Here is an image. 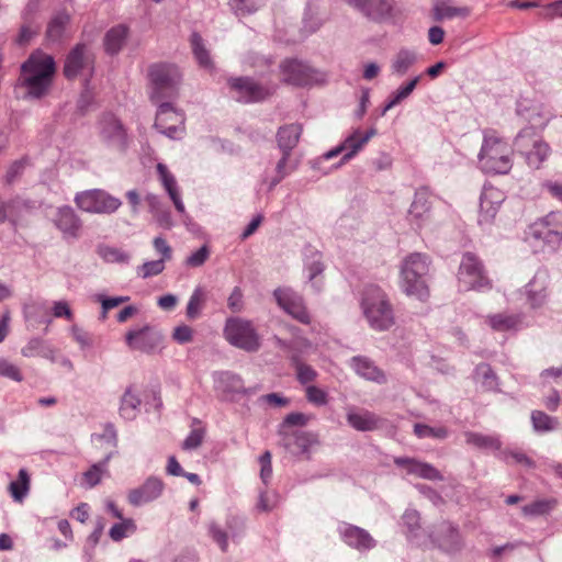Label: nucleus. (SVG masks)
Masks as SVG:
<instances>
[{"mask_svg": "<svg viewBox=\"0 0 562 562\" xmlns=\"http://www.w3.org/2000/svg\"><path fill=\"white\" fill-rule=\"evenodd\" d=\"M55 72L56 64L54 58L41 50H36L21 65L19 81L26 89L30 97L40 99L48 92Z\"/></svg>", "mask_w": 562, "mask_h": 562, "instance_id": "nucleus-1", "label": "nucleus"}, {"mask_svg": "<svg viewBox=\"0 0 562 562\" xmlns=\"http://www.w3.org/2000/svg\"><path fill=\"white\" fill-rule=\"evenodd\" d=\"M361 308L369 326L374 330L385 331L395 324L393 305L385 291L376 284L364 286Z\"/></svg>", "mask_w": 562, "mask_h": 562, "instance_id": "nucleus-2", "label": "nucleus"}, {"mask_svg": "<svg viewBox=\"0 0 562 562\" xmlns=\"http://www.w3.org/2000/svg\"><path fill=\"white\" fill-rule=\"evenodd\" d=\"M513 148L495 132L484 134L479 153V167L484 173L506 175L513 167Z\"/></svg>", "mask_w": 562, "mask_h": 562, "instance_id": "nucleus-3", "label": "nucleus"}, {"mask_svg": "<svg viewBox=\"0 0 562 562\" xmlns=\"http://www.w3.org/2000/svg\"><path fill=\"white\" fill-rule=\"evenodd\" d=\"M428 272L429 259L426 255L414 252L407 256L401 267L403 291L409 296L425 301L429 295Z\"/></svg>", "mask_w": 562, "mask_h": 562, "instance_id": "nucleus-4", "label": "nucleus"}, {"mask_svg": "<svg viewBox=\"0 0 562 562\" xmlns=\"http://www.w3.org/2000/svg\"><path fill=\"white\" fill-rule=\"evenodd\" d=\"M148 76L153 89L150 98L155 103L176 97L180 78L176 66L164 63L154 64L149 67Z\"/></svg>", "mask_w": 562, "mask_h": 562, "instance_id": "nucleus-5", "label": "nucleus"}, {"mask_svg": "<svg viewBox=\"0 0 562 562\" xmlns=\"http://www.w3.org/2000/svg\"><path fill=\"white\" fill-rule=\"evenodd\" d=\"M514 149L525 157L530 168L538 169L550 155L549 145L538 132L522 128L514 140Z\"/></svg>", "mask_w": 562, "mask_h": 562, "instance_id": "nucleus-6", "label": "nucleus"}, {"mask_svg": "<svg viewBox=\"0 0 562 562\" xmlns=\"http://www.w3.org/2000/svg\"><path fill=\"white\" fill-rule=\"evenodd\" d=\"M100 142L109 149L124 153L128 147L130 137L123 122L113 113H103L98 121Z\"/></svg>", "mask_w": 562, "mask_h": 562, "instance_id": "nucleus-7", "label": "nucleus"}, {"mask_svg": "<svg viewBox=\"0 0 562 562\" xmlns=\"http://www.w3.org/2000/svg\"><path fill=\"white\" fill-rule=\"evenodd\" d=\"M224 335L227 341L240 349L252 352L260 347V339L251 322L238 317L226 321Z\"/></svg>", "mask_w": 562, "mask_h": 562, "instance_id": "nucleus-8", "label": "nucleus"}, {"mask_svg": "<svg viewBox=\"0 0 562 562\" xmlns=\"http://www.w3.org/2000/svg\"><path fill=\"white\" fill-rule=\"evenodd\" d=\"M459 288L462 291L484 290L491 286L482 262L472 254L463 255L458 273Z\"/></svg>", "mask_w": 562, "mask_h": 562, "instance_id": "nucleus-9", "label": "nucleus"}, {"mask_svg": "<svg viewBox=\"0 0 562 562\" xmlns=\"http://www.w3.org/2000/svg\"><path fill=\"white\" fill-rule=\"evenodd\" d=\"M94 61L95 57L92 50L85 44H77L66 57L64 75L67 79H74L79 75L83 76L85 86H88L94 71Z\"/></svg>", "mask_w": 562, "mask_h": 562, "instance_id": "nucleus-10", "label": "nucleus"}, {"mask_svg": "<svg viewBox=\"0 0 562 562\" xmlns=\"http://www.w3.org/2000/svg\"><path fill=\"white\" fill-rule=\"evenodd\" d=\"M213 382L218 398L225 402H236L256 392L255 387H246L241 376L231 371L214 372Z\"/></svg>", "mask_w": 562, "mask_h": 562, "instance_id": "nucleus-11", "label": "nucleus"}, {"mask_svg": "<svg viewBox=\"0 0 562 562\" xmlns=\"http://www.w3.org/2000/svg\"><path fill=\"white\" fill-rule=\"evenodd\" d=\"M75 202L82 211L98 214H111L122 205L120 199L100 189L78 193Z\"/></svg>", "mask_w": 562, "mask_h": 562, "instance_id": "nucleus-12", "label": "nucleus"}, {"mask_svg": "<svg viewBox=\"0 0 562 562\" xmlns=\"http://www.w3.org/2000/svg\"><path fill=\"white\" fill-rule=\"evenodd\" d=\"M530 235L542 240L551 249H555L562 241V213L551 212L530 226Z\"/></svg>", "mask_w": 562, "mask_h": 562, "instance_id": "nucleus-13", "label": "nucleus"}, {"mask_svg": "<svg viewBox=\"0 0 562 562\" xmlns=\"http://www.w3.org/2000/svg\"><path fill=\"white\" fill-rule=\"evenodd\" d=\"M158 110L154 126L166 136L170 138L180 137L183 132L184 115L177 111L172 103L162 100L157 103Z\"/></svg>", "mask_w": 562, "mask_h": 562, "instance_id": "nucleus-14", "label": "nucleus"}, {"mask_svg": "<svg viewBox=\"0 0 562 562\" xmlns=\"http://www.w3.org/2000/svg\"><path fill=\"white\" fill-rule=\"evenodd\" d=\"M227 83L232 97L239 102H258L271 94L268 88L257 83L249 77L229 78Z\"/></svg>", "mask_w": 562, "mask_h": 562, "instance_id": "nucleus-15", "label": "nucleus"}, {"mask_svg": "<svg viewBox=\"0 0 562 562\" xmlns=\"http://www.w3.org/2000/svg\"><path fill=\"white\" fill-rule=\"evenodd\" d=\"M375 134L376 130L374 127L364 133L361 132L360 128H356L340 145L327 151L324 158L329 160L345 153L341 162L348 161L353 158Z\"/></svg>", "mask_w": 562, "mask_h": 562, "instance_id": "nucleus-16", "label": "nucleus"}, {"mask_svg": "<svg viewBox=\"0 0 562 562\" xmlns=\"http://www.w3.org/2000/svg\"><path fill=\"white\" fill-rule=\"evenodd\" d=\"M283 80L297 87L312 86L318 81V74L307 64L297 59H286L281 64Z\"/></svg>", "mask_w": 562, "mask_h": 562, "instance_id": "nucleus-17", "label": "nucleus"}, {"mask_svg": "<svg viewBox=\"0 0 562 562\" xmlns=\"http://www.w3.org/2000/svg\"><path fill=\"white\" fill-rule=\"evenodd\" d=\"M273 296L278 305L293 318L302 324L311 322L310 314L300 294L289 288H278L274 290Z\"/></svg>", "mask_w": 562, "mask_h": 562, "instance_id": "nucleus-18", "label": "nucleus"}, {"mask_svg": "<svg viewBox=\"0 0 562 562\" xmlns=\"http://www.w3.org/2000/svg\"><path fill=\"white\" fill-rule=\"evenodd\" d=\"M125 341L133 350L151 353L160 347L162 335L156 328L146 325L142 328L127 331Z\"/></svg>", "mask_w": 562, "mask_h": 562, "instance_id": "nucleus-19", "label": "nucleus"}, {"mask_svg": "<svg viewBox=\"0 0 562 562\" xmlns=\"http://www.w3.org/2000/svg\"><path fill=\"white\" fill-rule=\"evenodd\" d=\"M164 491V481L158 476L150 475L142 485L128 491L127 502L134 507H139L158 499Z\"/></svg>", "mask_w": 562, "mask_h": 562, "instance_id": "nucleus-20", "label": "nucleus"}, {"mask_svg": "<svg viewBox=\"0 0 562 562\" xmlns=\"http://www.w3.org/2000/svg\"><path fill=\"white\" fill-rule=\"evenodd\" d=\"M504 201L505 193L502 190L491 184H485L480 196L479 224L481 226L490 225Z\"/></svg>", "mask_w": 562, "mask_h": 562, "instance_id": "nucleus-21", "label": "nucleus"}, {"mask_svg": "<svg viewBox=\"0 0 562 562\" xmlns=\"http://www.w3.org/2000/svg\"><path fill=\"white\" fill-rule=\"evenodd\" d=\"M338 533L348 547L360 552L369 551L376 546V541L366 529L348 522L339 524Z\"/></svg>", "mask_w": 562, "mask_h": 562, "instance_id": "nucleus-22", "label": "nucleus"}, {"mask_svg": "<svg viewBox=\"0 0 562 562\" xmlns=\"http://www.w3.org/2000/svg\"><path fill=\"white\" fill-rule=\"evenodd\" d=\"M318 445V436L312 431L283 432L282 446L293 456L310 457L311 448Z\"/></svg>", "mask_w": 562, "mask_h": 562, "instance_id": "nucleus-23", "label": "nucleus"}, {"mask_svg": "<svg viewBox=\"0 0 562 562\" xmlns=\"http://www.w3.org/2000/svg\"><path fill=\"white\" fill-rule=\"evenodd\" d=\"M23 314L25 322L29 327L33 329L37 328L40 325L45 324L46 327L44 333H48V326L52 324V315L50 307L48 302L45 300H30L23 305Z\"/></svg>", "mask_w": 562, "mask_h": 562, "instance_id": "nucleus-24", "label": "nucleus"}, {"mask_svg": "<svg viewBox=\"0 0 562 562\" xmlns=\"http://www.w3.org/2000/svg\"><path fill=\"white\" fill-rule=\"evenodd\" d=\"M527 302L531 310L542 308L548 301V274L538 271L526 285Z\"/></svg>", "mask_w": 562, "mask_h": 562, "instance_id": "nucleus-25", "label": "nucleus"}, {"mask_svg": "<svg viewBox=\"0 0 562 562\" xmlns=\"http://www.w3.org/2000/svg\"><path fill=\"white\" fill-rule=\"evenodd\" d=\"M394 463L406 471L407 474H413L418 477L429 481H442L443 476L439 470L427 462L419 461L408 457H397Z\"/></svg>", "mask_w": 562, "mask_h": 562, "instance_id": "nucleus-26", "label": "nucleus"}, {"mask_svg": "<svg viewBox=\"0 0 562 562\" xmlns=\"http://www.w3.org/2000/svg\"><path fill=\"white\" fill-rule=\"evenodd\" d=\"M394 0H361L356 11L372 21H385L394 15Z\"/></svg>", "mask_w": 562, "mask_h": 562, "instance_id": "nucleus-27", "label": "nucleus"}, {"mask_svg": "<svg viewBox=\"0 0 562 562\" xmlns=\"http://www.w3.org/2000/svg\"><path fill=\"white\" fill-rule=\"evenodd\" d=\"M56 227L63 232L65 237L77 238L81 228V221L70 206H61L55 216Z\"/></svg>", "mask_w": 562, "mask_h": 562, "instance_id": "nucleus-28", "label": "nucleus"}, {"mask_svg": "<svg viewBox=\"0 0 562 562\" xmlns=\"http://www.w3.org/2000/svg\"><path fill=\"white\" fill-rule=\"evenodd\" d=\"M156 170L158 173L159 181L161 182L162 187L168 193L177 212L180 213L181 215L186 214V207L181 200V195L175 176L168 170V167L161 162L157 164Z\"/></svg>", "mask_w": 562, "mask_h": 562, "instance_id": "nucleus-29", "label": "nucleus"}, {"mask_svg": "<svg viewBox=\"0 0 562 562\" xmlns=\"http://www.w3.org/2000/svg\"><path fill=\"white\" fill-rule=\"evenodd\" d=\"M278 346L289 352V359L292 367L295 369L296 379L301 384L314 382L317 378V372L311 366L304 363L300 355L292 349V347L282 339H277Z\"/></svg>", "mask_w": 562, "mask_h": 562, "instance_id": "nucleus-30", "label": "nucleus"}, {"mask_svg": "<svg viewBox=\"0 0 562 562\" xmlns=\"http://www.w3.org/2000/svg\"><path fill=\"white\" fill-rule=\"evenodd\" d=\"M432 537L439 548L447 552H454L461 549L462 540L460 532L450 522L440 524L438 532Z\"/></svg>", "mask_w": 562, "mask_h": 562, "instance_id": "nucleus-31", "label": "nucleus"}, {"mask_svg": "<svg viewBox=\"0 0 562 562\" xmlns=\"http://www.w3.org/2000/svg\"><path fill=\"white\" fill-rule=\"evenodd\" d=\"M518 112L529 122V126L526 128H532L535 132L542 130L549 121L552 119L553 114L550 109L543 104H533L530 108H522L521 105L518 109Z\"/></svg>", "mask_w": 562, "mask_h": 562, "instance_id": "nucleus-32", "label": "nucleus"}, {"mask_svg": "<svg viewBox=\"0 0 562 562\" xmlns=\"http://www.w3.org/2000/svg\"><path fill=\"white\" fill-rule=\"evenodd\" d=\"M350 367L363 379L374 381L376 383H384L386 381L383 371L367 357H352L350 360Z\"/></svg>", "mask_w": 562, "mask_h": 562, "instance_id": "nucleus-33", "label": "nucleus"}, {"mask_svg": "<svg viewBox=\"0 0 562 562\" xmlns=\"http://www.w3.org/2000/svg\"><path fill=\"white\" fill-rule=\"evenodd\" d=\"M305 256V270L308 272V280L312 286L318 292L322 290L323 283L317 279L325 269V265L322 261V254L312 247H306L304 251Z\"/></svg>", "mask_w": 562, "mask_h": 562, "instance_id": "nucleus-34", "label": "nucleus"}, {"mask_svg": "<svg viewBox=\"0 0 562 562\" xmlns=\"http://www.w3.org/2000/svg\"><path fill=\"white\" fill-rule=\"evenodd\" d=\"M23 357H42L50 362H57L56 349L42 338L34 337L21 349Z\"/></svg>", "mask_w": 562, "mask_h": 562, "instance_id": "nucleus-35", "label": "nucleus"}, {"mask_svg": "<svg viewBox=\"0 0 562 562\" xmlns=\"http://www.w3.org/2000/svg\"><path fill=\"white\" fill-rule=\"evenodd\" d=\"M422 78L423 75L415 76L411 80L402 83L395 91H393L387 97V100L385 101L381 110V115L384 116L387 111L392 110L396 105L401 104L405 99H407L416 89Z\"/></svg>", "mask_w": 562, "mask_h": 562, "instance_id": "nucleus-36", "label": "nucleus"}, {"mask_svg": "<svg viewBox=\"0 0 562 562\" xmlns=\"http://www.w3.org/2000/svg\"><path fill=\"white\" fill-rule=\"evenodd\" d=\"M469 13L470 11L467 7H454L450 0H438L432 8V19L437 22L454 18H465Z\"/></svg>", "mask_w": 562, "mask_h": 562, "instance_id": "nucleus-37", "label": "nucleus"}, {"mask_svg": "<svg viewBox=\"0 0 562 562\" xmlns=\"http://www.w3.org/2000/svg\"><path fill=\"white\" fill-rule=\"evenodd\" d=\"M301 133L302 126L300 124L293 123L281 126L277 133L278 146L281 153H291L297 145Z\"/></svg>", "mask_w": 562, "mask_h": 562, "instance_id": "nucleus-38", "label": "nucleus"}, {"mask_svg": "<svg viewBox=\"0 0 562 562\" xmlns=\"http://www.w3.org/2000/svg\"><path fill=\"white\" fill-rule=\"evenodd\" d=\"M465 442L480 450L496 451L502 450V441L497 435H484L475 431H467L464 434Z\"/></svg>", "mask_w": 562, "mask_h": 562, "instance_id": "nucleus-39", "label": "nucleus"}, {"mask_svg": "<svg viewBox=\"0 0 562 562\" xmlns=\"http://www.w3.org/2000/svg\"><path fill=\"white\" fill-rule=\"evenodd\" d=\"M347 422L359 431H372L379 427L380 418L369 411L349 412Z\"/></svg>", "mask_w": 562, "mask_h": 562, "instance_id": "nucleus-40", "label": "nucleus"}, {"mask_svg": "<svg viewBox=\"0 0 562 562\" xmlns=\"http://www.w3.org/2000/svg\"><path fill=\"white\" fill-rule=\"evenodd\" d=\"M142 401L133 386H128L121 398L120 415L125 420H133L139 413Z\"/></svg>", "mask_w": 562, "mask_h": 562, "instance_id": "nucleus-41", "label": "nucleus"}, {"mask_svg": "<svg viewBox=\"0 0 562 562\" xmlns=\"http://www.w3.org/2000/svg\"><path fill=\"white\" fill-rule=\"evenodd\" d=\"M128 35V29L125 25H116L110 29L104 36L105 52L110 55H116L124 46Z\"/></svg>", "mask_w": 562, "mask_h": 562, "instance_id": "nucleus-42", "label": "nucleus"}, {"mask_svg": "<svg viewBox=\"0 0 562 562\" xmlns=\"http://www.w3.org/2000/svg\"><path fill=\"white\" fill-rule=\"evenodd\" d=\"M69 15L58 12L47 25L46 36L50 42H60L68 35Z\"/></svg>", "mask_w": 562, "mask_h": 562, "instance_id": "nucleus-43", "label": "nucleus"}, {"mask_svg": "<svg viewBox=\"0 0 562 562\" xmlns=\"http://www.w3.org/2000/svg\"><path fill=\"white\" fill-rule=\"evenodd\" d=\"M430 205V192L427 188L422 187L415 192L414 200L408 210V215L420 221L429 212Z\"/></svg>", "mask_w": 562, "mask_h": 562, "instance_id": "nucleus-44", "label": "nucleus"}, {"mask_svg": "<svg viewBox=\"0 0 562 562\" xmlns=\"http://www.w3.org/2000/svg\"><path fill=\"white\" fill-rule=\"evenodd\" d=\"M558 501L554 497L538 498L530 504L521 507V513L525 517H541L548 516L555 509Z\"/></svg>", "mask_w": 562, "mask_h": 562, "instance_id": "nucleus-45", "label": "nucleus"}, {"mask_svg": "<svg viewBox=\"0 0 562 562\" xmlns=\"http://www.w3.org/2000/svg\"><path fill=\"white\" fill-rule=\"evenodd\" d=\"M474 380L484 391H497L498 379L493 369L487 363H480L474 370Z\"/></svg>", "mask_w": 562, "mask_h": 562, "instance_id": "nucleus-46", "label": "nucleus"}, {"mask_svg": "<svg viewBox=\"0 0 562 562\" xmlns=\"http://www.w3.org/2000/svg\"><path fill=\"white\" fill-rule=\"evenodd\" d=\"M417 61V54L414 50L402 48L392 59L391 69L397 76H404Z\"/></svg>", "mask_w": 562, "mask_h": 562, "instance_id": "nucleus-47", "label": "nucleus"}, {"mask_svg": "<svg viewBox=\"0 0 562 562\" xmlns=\"http://www.w3.org/2000/svg\"><path fill=\"white\" fill-rule=\"evenodd\" d=\"M488 325L497 331L517 329L521 323L519 315L495 314L487 317Z\"/></svg>", "mask_w": 562, "mask_h": 562, "instance_id": "nucleus-48", "label": "nucleus"}, {"mask_svg": "<svg viewBox=\"0 0 562 562\" xmlns=\"http://www.w3.org/2000/svg\"><path fill=\"white\" fill-rule=\"evenodd\" d=\"M30 490V475L25 469H20L18 479L9 484V492L15 502H22Z\"/></svg>", "mask_w": 562, "mask_h": 562, "instance_id": "nucleus-49", "label": "nucleus"}, {"mask_svg": "<svg viewBox=\"0 0 562 562\" xmlns=\"http://www.w3.org/2000/svg\"><path fill=\"white\" fill-rule=\"evenodd\" d=\"M191 47L193 55L199 63V65L205 69H211L213 67V61L209 50L205 48L203 44V38L200 34L193 33L190 38Z\"/></svg>", "mask_w": 562, "mask_h": 562, "instance_id": "nucleus-50", "label": "nucleus"}, {"mask_svg": "<svg viewBox=\"0 0 562 562\" xmlns=\"http://www.w3.org/2000/svg\"><path fill=\"white\" fill-rule=\"evenodd\" d=\"M496 457L501 460L505 461L507 464H521L526 468H533L535 461L530 459L522 450L520 449H502Z\"/></svg>", "mask_w": 562, "mask_h": 562, "instance_id": "nucleus-51", "label": "nucleus"}, {"mask_svg": "<svg viewBox=\"0 0 562 562\" xmlns=\"http://www.w3.org/2000/svg\"><path fill=\"white\" fill-rule=\"evenodd\" d=\"M205 302V291L201 286L195 288L187 305V317L189 319H196L200 316Z\"/></svg>", "mask_w": 562, "mask_h": 562, "instance_id": "nucleus-52", "label": "nucleus"}, {"mask_svg": "<svg viewBox=\"0 0 562 562\" xmlns=\"http://www.w3.org/2000/svg\"><path fill=\"white\" fill-rule=\"evenodd\" d=\"M531 423L537 432L552 431L558 426V419L549 416L542 411H533L531 413Z\"/></svg>", "mask_w": 562, "mask_h": 562, "instance_id": "nucleus-53", "label": "nucleus"}, {"mask_svg": "<svg viewBox=\"0 0 562 562\" xmlns=\"http://www.w3.org/2000/svg\"><path fill=\"white\" fill-rule=\"evenodd\" d=\"M98 255L106 262L128 263L131 256L128 252L111 246H99Z\"/></svg>", "mask_w": 562, "mask_h": 562, "instance_id": "nucleus-54", "label": "nucleus"}, {"mask_svg": "<svg viewBox=\"0 0 562 562\" xmlns=\"http://www.w3.org/2000/svg\"><path fill=\"white\" fill-rule=\"evenodd\" d=\"M110 459L111 453L108 454L102 461L92 464L90 469L85 472V480L90 487H93L100 483L102 475L106 472Z\"/></svg>", "mask_w": 562, "mask_h": 562, "instance_id": "nucleus-55", "label": "nucleus"}, {"mask_svg": "<svg viewBox=\"0 0 562 562\" xmlns=\"http://www.w3.org/2000/svg\"><path fill=\"white\" fill-rule=\"evenodd\" d=\"M414 434L418 438H436V439H446L449 435V431L446 427H431L425 424H415L414 425Z\"/></svg>", "mask_w": 562, "mask_h": 562, "instance_id": "nucleus-56", "label": "nucleus"}, {"mask_svg": "<svg viewBox=\"0 0 562 562\" xmlns=\"http://www.w3.org/2000/svg\"><path fill=\"white\" fill-rule=\"evenodd\" d=\"M403 526L407 529V537L415 538L420 529V516L415 509H406L402 516Z\"/></svg>", "mask_w": 562, "mask_h": 562, "instance_id": "nucleus-57", "label": "nucleus"}, {"mask_svg": "<svg viewBox=\"0 0 562 562\" xmlns=\"http://www.w3.org/2000/svg\"><path fill=\"white\" fill-rule=\"evenodd\" d=\"M229 5L236 15L251 14L260 7L259 0H229Z\"/></svg>", "mask_w": 562, "mask_h": 562, "instance_id": "nucleus-58", "label": "nucleus"}, {"mask_svg": "<svg viewBox=\"0 0 562 562\" xmlns=\"http://www.w3.org/2000/svg\"><path fill=\"white\" fill-rule=\"evenodd\" d=\"M209 535L223 552H227L228 538L231 537L225 529L213 521L209 525Z\"/></svg>", "mask_w": 562, "mask_h": 562, "instance_id": "nucleus-59", "label": "nucleus"}, {"mask_svg": "<svg viewBox=\"0 0 562 562\" xmlns=\"http://www.w3.org/2000/svg\"><path fill=\"white\" fill-rule=\"evenodd\" d=\"M165 270L164 260H151L146 261L142 266L137 267V274L143 279L155 277L160 274Z\"/></svg>", "mask_w": 562, "mask_h": 562, "instance_id": "nucleus-60", "label": "nucleus"}, {"mask_svg": "<svg viewBox=\"0 0 562 562\" xmlns=\"http://www.w3.org/2000/svg\"><path fill=\"white\" fill-rule=\"evenodd\" d=\"M226 528L228 536L233 541L240 538L245 530V520L239 516H228L226 519Z\"/></svg>", "mask_w": 562, "mask_h": 562, "instance_id": "nucleus-61", "label": "nucleus"}, {"mask_svg": "<svg viewBox=\"0 0 562 562\" xmlns=\"http://www.w3.org/2000/svg\"><path fill=\"white\" fill-rule=\"evenodd\" d=\"M136 526L132 519L115 524L111 527L109 535L113 541H121L126 537L127 531H135Z\"/></svg>", "mask_w": 562, "mask_h": 562, "instance_id": "nucleus-62", "label": "nucleus"}, {"mask_svg": "<svg viewBox=\"0 0 562 562\" xmlns=\"http://www.w3.org/2000/svg\"><path fill=\"white\" fill-rule=\"evenodd\" d=\"M296 167L297 164L291 160V153H282V157L276 166V173L281 178H285L291 175Z\"/></svg>", "mask_w": 562, "mask_h": 562, "instance_id": "nucleus-63", "label": "nucleus"}, {"mask_svg": "<svg viewBox=\"0 0 562 562\" xmlns=\"http://www.w3.org/2000/svg\"><path fill=\"white\" fill-rule=\"evenodd\" d=\"M305 393L307 401L316 406H324L328 403L327 393L318 386L308 385Z\"/></svg>", "mask_w": 562, "mask_h": 562, "instance_id": "nucleus-64", "label": "nucleus"}]
</instances>
